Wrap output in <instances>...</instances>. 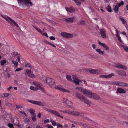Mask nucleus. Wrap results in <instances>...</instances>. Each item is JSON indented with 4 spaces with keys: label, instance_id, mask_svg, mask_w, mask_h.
<instances>
[{
    "label": "nucleus",
    "instance_id": "obj_1",
    "mask_svg": "<svg viewBox=\"0 0 128 128\" xmlns=\"http://www.w3.org/2000/svg\"><path fill=\"white\" fill-rule=\"evenodd\" d=\"M17 1L19 6L22 7L26 6L29 8L30 6H32L33 5L30 0H17Z\"/></svg>",
    "mask_w": 128,
    "mask_h": 128
},
{
    "label": "nucleus",
    "instance_id": "obj_2",
    "mask_svg": "<svg viewBox=\"0 0 128 128\" xmlns=\"http://www.w3.org/2000/svg\"><path fill=\"white\" fill-rule=\"evenodd\" d=\"M59 111L62 112L68 113V114H72L73 115L78 116L80 114V113L79 112L75 111H70L66 110H60Z\"/></svg>",
    "mask_w": 128,
    "mask_h": 128
},
{
    "label": "nucleus",
    "instance_id": "obj_3",
    "mask_svg": "<svg viewBox=\"0 0 128 128\" xmlns=\"http://www.w3.org/2000/svg\"><path fill=\"white\" fill-rule=\"evenodd\" d=\"M76 95L79 99H80L81 100H84V102L86 104H88L90 103V101H88L87 99L85 98L84 96L80 94L77 93L76 94Z\"/></svg>",
    "mask_w": 128,
    "mask_h": 128
},
{
    "label": "nucleus",
    "instance_id": "obj_4",
    "mask_svg": "<svg viewBox=\"0 0 128 128\" xmlns=\"http://www.w3.org/2000/svg\"><path fill=\"white\" fill-rule=\"evenodd\" d=\"M45 81L50 86L53 85L55 84L54 80L49 77L46 78Z\"/></svg>",
    "mask_w": 128,
    "mask_h": 128
},
{
    "label": "nucleus",
    "instance_id": "obj_5",
    "mask_svg": "<svg viewBox=\"0 0 128 128\" xmlns=\"http://www.w3.org/2000/svg\"><path fill=\"white\" fill-rule=\"evenodd\" d=\"M81 90L84 95L88 97H90V94L92 93V92L90 90L82 88H81Z\"/></svg>",
    "mask_w": 128,
    "mask_h": 128
},
{
    "label": "nucleus",
    "instance_id": "obj_6",
    "mask_svg": "<svg viewBox=\"0 0 128 128\" xmlns=\"http://www.w3.org/2000/svg\"><path fill=\"white\" fill-rule=\"evenodd\" d=\"M28 101L32 104L40 106H44V104L40 101H38L32 100H28Z\"/></svg>",
    "mask_w": 128,
    "mask_h": 128
},
{
    "label": "nucleus",
    "instance_id": "obj_7",
    "mask_svg": "<svg viewBox=\"0 0 128 128\" xmlns=\"http://www.w3.org/2000/svg\"><path fill=\"white\" fill-rule=\"evenodd\" d=\"M33 84L35 86L38 87L39 90L42 91H44V88L42 87V84L36 82H34Z\"/></svg>",
    "mask_w": 128,
    "mask_h": 128
},
{
    "label": "nucleus",
    "instance_id": "obj_8",
    "mask_svg": "<svg viewBox=\"0 0 128 128\" xmlns=\"http://www.w3.org/2000/svg\"><path fill=\"white\" fill-rule=\"evenodd\" d=\"M55 88L56 89L59 90L62 92L68 93L70 92L68 90L65 89L60 86H55Z\"/></svg>",
    "mask_w": 128,
    "mask_h": 128
},
{
    "label": "nucleus",
    "instance_id": "obj_9",
    "mask_svg": "<svg viewBox=\"0 0 128 128\" xmlns=\"http://www.w3.org/2000/svg\"><path fill=\"white\" fill-rule=\"evenodd\" d=\"M61 35L63 37L67 38H71L73 36V34H68L65 32H61Z\"/></svg>",
    "mask_w": 128,
    "mask_h": 128
},
{
    "label": "nucleus",
    "instance_id": "obj_10",
    "mask_svg": "<svg viewBox=\"0 0 128 128\" xmlns=\"http://www.w3.org/2000/svg\"><path fill=\"white\" fill-rule=\"evenodd\" d=\"M114 66L115 67L119 68H121L125 70H126L127 69L126 66L119 63H115Z\"/></svg>",
    "mask_w": 128,
    "mask_h": 128
},
{
    "label": "nucleus",
    "instance_id": "obj_11",
    "mask_svg": "<svg viewBox=\"0 0 128 128\" xmlns=\"http://www.w3.org/2000/svg\"><path fill=\"white\" fill-rule=\"evenodd\" d=\"M72 78L73 79V82H74L76 85H78L79 84V82H82V80H80L78 79L75 76H73Z\"/></svg>",
    "mask_w": 128,
    "mask_h": 128
},
{
    "label": "nucleus",
    "instance_id": "obj_12",
    "mask_svg": "<svg viewBox=\"0 0 128 128\" xmlns=\"http://www.w3.org/2000/svg\"><path fill=\"white\" fill-rule=\"evenodd\" d=\"M113 83L114 84L119 86H126L128 85L127 84L118 81H114L113 82Z\"/></svg>",
    "mask_w": 128,
    "mask_h": 128
},
{
    "label": "nucleus",
    "instance_id": "obj_13",
    "mask_svg": "<svg viewBox=\"0 0 128 128\" xmlns=\"http://www.w3.org/2000/svg\"><path fill=\"white\" fill-rule=\"evenodd\" d=\"M100 35L101 37L103 38H106V30L104 29H100Z\"/></svg>",
    "mask_w": 128,
    "mask_h": 128
},
{
    "label": "nucleus",
    "instance_id": "obj_14",
    "mask_svg": "<svg viewBox=\"0 0 128 128\" xmlns=\"http://www.w3.org/2000/svg\"><path fill=\"white\" fill-rule=\"evenodd\" d=\"M89 72L91 73L96 74H99L102 72L101 70H98L91 69L89 70Z\"/></svg>",
    "mask_w": 128,
    "mask_h": 128
},
{
    "label": "nucleus",
    "instance_id": "obj_15",
    "mask_svg": "<svg viewBox=\"0 0 128 128\" xmlns=\"http://www.w3.org/2000/svg\"><path fill=\"white\" fill-rule=\"evenodd\" d=\"M14 124L19 128H22L23 126L22 124H20V122L16 119L14 120Z\"/></svg>",
    "mask_w": 128,
    "mask_h": 128
},
{
    "label": "nucleus",
    "instance_id": "obj_16",
    "mask_svg": "<svg viewBox=\"0 0 128 128\" xmlns=\"http://www.w3.org/2000/svg\"><path fill=\"white\" fill-rule=\"evenodd\" d=\"M91 97V98L95 99L97 100H99L100 99V97L95 93H92H92L90 94V97Z\"/></svg>",
    "mask_w": 128,
    "mask_h": 128
},
{
    "label": "nucleus",
    "instance_id": "obj_17",
    "mask_svg": "<svg viewBox=\"0 0 128 128\" xmlns=\"http://www.w3.org/2000/svg\"><path fill=\"white\" fill-rule=\"evenodd\" d=\"M91 97V98L95 99L97 100H99L100 99V97L95 93H92H92L90 94V97Z\"/></svg>",
    "mask_w": 128,
    "mask_h": 128
},
{
    "label": "nucleus",
    "instance_id": "obj_18",
    "mask_svg": "<svg viewBox=\"0 0 128 128\" xmlns=\"http://www.w3.org/2000/svg\"><path fill=\"white\" fill-rule=\"evenodd\" d=\"M65 9L67 12L70 13L73 12L75 11L74 8L73 6H70L69 8L66 7Z\"/></svg>",
    "mask_w": 128,
    "mask_h": 128
},
{
    "label": "nucleus",
    "instance_id": "obj_19",
    "mask_svg": "<svg viewBox=\"0 0 128 128\" xmlns=\"http://www.w3.org/2000/svg\"><path fill=\"white\" fill-rule=\"evenodd\" d=\"M76 17L74 16L72 17L67 18L65 20V21L67 22H70L72 23L73 22L74 20H75Z\"/></svg>",
    "mask_w": 128,
    "mask_h": 128
},
{
    "label": "nucleus",
    "instance_id": "obj_20",
    "mask_svg": "<svg viewBox=\"0 0 128 128\" xmlns=\"http://www.w3.org/2000/svg\"><path fill=\"white\" fill-rule=\"evenodd\" d=\"M116 72L118 74L122 76H125L126 75V73L124 71L118 70H116Z\"/></svg>",
    "mask_w": 128,
    "mask_h": 128
},
{
    "label": "nucleus",
    "instance_id": "obj_21",
    "mask_svg": "<svg viewBox=\"0 0 128 128\" xmlns=\"http://www.w3.org/2000/svg\"><path fill=\"white\" fill-rule=\"evenodd\" d=\"M51 113L53 114L62 118H64L62 116L60 115V114L56 110H52Z\"/></svg>",
    "mask_w": 128,
    "mask_h": 128
},
{
    "label": "nucleus",
    "instance_id": "obj_22",
    "mask_svg": "<svg viewBox=\"0 0 128 128\" xmlns=\"http://www.w3.org/2000/svg\"><path fill=\"white\" fill-rule=\"evenodd\" d=\"M114 76V74L113 73L110 74L108 75H101L100 77L102 78H109L111 77L112 76Z\"/></svg>",
    "mask_w": 128,
    "mask_h": 128
},
{
    "label": "nucleus",
    "instance_id": "obj_23",
    "mask_svg": "<svg viewBox=\"0 0 128 128\" xmlns=\"http://www.w3.org/2000/svg\"><path fill=\"white\" fill-rule=\"evenodd\" d=\"M98 43L99 45H102L103 47L106 50H109V48L105 44L102 43L100 41L98 42Z\"/></svg>",
    "mask_w": 128,
    "mask_h": 128
},
{
    "label": "nucleus",
    "instance_id": "obj_24",
    "mask_svg": "<svg viewBox=\"0 0 128 128\" xmlns=\"http://www.w3.org/2000/svg\"><path fill=\"white\" fill-rule=\"evenodd\" d=\"M125 91L123 89L121 88H118L117 89L116 92L117 93H125Z\"/></svg>",
    "mask_w": 128,
    "mask_h": 128
},
{
    "label": "nucleus",
    "instance_id": "obj_25",
    "mask_svg": "<svg viewBox=\"0 0 128 128\" xmlns=\"http://www.w3.org/2000/svg\"><path fill=\"white\" fill-rule=\"evenodd\" d=\"M64 102L67 105L69 106H71L72 104V102L71 101L68 100H67L66 101H64Z\"/></svg>",
    "mask_w": 128,
    "mask_h": 128
},
{
    "label": "nucleus",
    "instance_id": "obj_26",
    "mask_svg": "<svg viewBox=\"0 0 128 128\" xmlns=\"http://www.w3.org/2000/svg\"><path fill=\"white\" fill-rule=\"evenodd\" d=\"M96 52H98L101 55H102L104 54L105 53L104 51L101 50L100 49H96Z\"/></svg>",
    "mask_w": 128,
    "mask_h": 128
},
{
    "label": "nucleus",
    "instance_id": "obj_27",
    "mask_svg": "<svg viewBox=\"0 0 128 128\" xmlns=\"http://www.w3.org/2000/svg\"><path fill=\"white\" fill-rule=\"evenodd\" d=\"M119 7L117 5H116L114 8V10L115 13H117L119 10Z\"/></svg>",
    "mask_w": 128,
    "mask_h": 128
},
{
    "label": "nucleus",
    "instance_id": "obj_28",
    "mask_svg": "<svg viewBox=\"0 0 128 128\" xmlns=\"http://www.w3.org/2000/svg\"><path fill=\"white\" fill-rule=\"evenodd\" d=\"M29 112L30 114L33 116H35V114L34 113L35 111L33 109H30V110Z\"/></svg>",
    "mask_w": 128,
    "mask_h": 128
},
{
    "label": "nucleus",
    "instance_id": "obj_29",
    "mask_svg": "<svg viewBox=\"0 0 128 128\" xmlns=\"http://www.w3.org/2000/svg\"><path fill=\"white\" fill-rule=\"evenodd\" d=\"M30 90L35 91H36L38 90H39L38 88L32 86L30 87Z\"/></svg>",
    "mask_w": 128,
    "mask_h": 128
},
{
    "label": "nucleus",
    "instance_id": "obj_30",
    "mask_svg": "<svg viewBox=\"0 0 128 128\" xmlns=\"http://www.w3.org/2000/svg\"><path fill=\"white\" fill-rule=\"evenodd\" d=\"M43 108L44 110L48 111V112H49L50 113L52 110H51L50 108H47L45 107H44Z\"/></svg>",
    "mask_w": 128,
    "mask_h": 128
},
{
    "label": "nucleus",
    "instance_id": "obj_31",
    "mask_svg": "<svg viewBox=\"0 0 128 128\" xmlns=\"http://www.w3.org/2000/svg\"><path fill=\"white\" fill-rule=\"evenodd\" d=\"M66 76L67 80L71 81H72V80L70 75H66Z\"/></svg>",
    "mask_w": 128,
    "mask_h": 128
},
{
    "label": "nucleus",
    "instance_id": "obj_32",
    "mask_svg": "<svg viewBox=\"0 0 128 128\" xmlns=\"http://www.w3.org/2000/svg\"><path fill=\"white\" fill-rule=\"evenodd\" d=\"M33 27L37 31L41 33V34H42V32L40 30L38 29V28H37L36 26H33Z\"/></svg>",
    "mask_w": 128,
    "mask_h": 128
},
{
    "label": "nucleus",
    "instance_id": "obj_33",
    "mask_svg": "<svg viewBox=\"0 0 128 128\" xmlns=\"http://www.w3.org/2000/svg\"><path fill=\"white\" fill-rule=\"evenodd\" d=\"M25 67H28L31 68H32V66H31L30 64L29 63H27L25 66Z\"/></svg>",
    "mask_w": 128,
    "mask_h": 128
},
{
    "label": "nucleus",
    "instance_id": "obj_34",
    "mask_svg": "<svg viewBox=\"0 0 128 128\" xmlns=\"http://www.w3.org/2000/svg\"><path fill=\"white\" fill-rule=\"evenodd\" d=\"M107 9L109 12H112V10L111 8L109 5H108V6L107 8Z\"/></svg>",
    "mask_w": 128,
    "mask_h": 128
},
{
    "label": "nucleus",
    "instance_id": "obj_35",
    "mask_svg": "<svg viewBox=\"0 0 128 128\" xmlns=\"http://www.w3.org/2000/svg\"><path fill=\"white\" fill-rule=\"evenodd\" d=\"M12 22L17 28H19V26L18 25V24L16 22L13 20Z\"/></svg>",
    "mask_w": 128,
    "mask_h": 128
},
{
    "label": "nucleus",
    "instance_id": "obj_36",
    "mask_svg": "<svg viewBox=\"0 0 128 128\" xmlns=\"http://www.w3.org/2000/svg\"><path fill=\"white\" fill-rule=\"evenodd\" d=\"M6 63L5 60H3L0 61V64L2 66H3Z\"/></svg>",
    "mask_w": 128,
    "mask_h": 128
},
{
    "label": "nucleus",
    "instance_id": "obj_37",
    "mask_svg": "<svg viewBox=\"0 0 128 128\" xmlns=\"http://www.w3.org/2000/svg\"><path fill=\"white\" fill-rule=\"evenodd\" d=\"M8 126L10 128H14V125L13 124L10 123H8Z\"/></svg>",
    "mask_w": 128,
    "mask_h": 128
},
{
    "label": "nucleus",
    "instance_id": "obj_38",
    "mask_svg": "<svg viewBox=\"0 0 128 128\" xmlns=\"http://www.w3.org/2000/svg\"><path fill=\"white\" fill-rule=\"evenodd\" d=\"M120 20L122 21V24H125L126 23V21L122 18H120Z\"/></svg>",
    "mask_w": 128,
    "mask_h": 128
},
{
    "label": "nucleus",
    "instance_id": "obj_39",
    "mask_svg": "<svg viewBox=\"0 0 128 128\" xmlns=\"http://www.w3.org/2000/svg\"><path fill=\"white\" fill-rule=\"evenodd\" d=\"M26 72L29 76L31 74V70H27Z\"/></svg>",
    "mask_w": 128,
    "mask_h": 128
},
{
    "label": "nucleus",
    "instance_id": "obj_40",
    "mask_svg": "<svg viewBox=\"0 0 128 128\" xmlns=\"http://www.w3.org/2000/svg\"><path fill=\"white\" fill-rule=\"evenodd\" d=\"M36 115L35 114V116H32V120L34 122L36 120Z\"/></svg>",
    "mask_w": 128,
    "mask_h": 128
},
{
    "label": "nucleus",
    "instance_id": "obj_41",
    "mask_svg": "<svg viewBox=\"0 0 128 128\" xmlns=\"http://www.w3.org/2000/svg\"><path fill=\"white\" fill-rule=\"evenodd\" d=\"M124 4V2L123 1H122L120 3H119L118 4L116 5L118 6V7H120V6L123 5Z\"/></svg>",
    "mask_w": 128,
    "mask_h": 128
},
{
    "label": "nucleus",
    "instance_id": "obj_42",
    "mask_svg": "<svg viewBox=\"0 0 128 128\" xmlns=\"http://www.w3.org/2000/svg\"><path fill=\"white\" fill-rule=\"evenodd\" d=\"M122 47L124 50H125L126 52H128V48L127 46H123Z\"/></svg>",
    "mask_w": 128,
    "mask_h": 128
},
{
    "label": "nucleus",
    "instance_id": "obj_43",
    "mask_svg": "<svg viewBox=\"0 0 128 128\" xmlns=\"http://www.w3.org/2000/svg\"><path fill=\"white\" fill-rule=\"evenodd\" d=\"M75 2L78 6H80L81 5V2L79 0H76Z\"/></svg>",
    "mask_w": 128,
    "mask_h": 128
},
{
    "label": "nucleus",
    "instance_id": "obj_44",
    "mask_svg": "<svg viewBox=\"0 0 128 128\" xmlns=\"http://www.w3.org/2000/svg\"><path fill=\"white\" fill-rule=\"evenodd\" d=\"M12 63L14 64L15 66H17L18 64V62L16 61L13 60L12 61Z\"/></svg>",
    "mask_w": 128,
    "mask_h": 128
},
{
    "label": "nucleus",
    "instance_id": "obj_45",
    "mask_svg": "<svg viewBox=\"0 0 128 128\" xmlns=\"http://www.w3.org/2000/svg\"><path fill=\"white\" fill-rule=\"evenodd\" d=\"M9 94L8 93H6L3 94V95H2V97L4 98V97H7L9 95Z\"/></svg>",
    "mask_w": 128,
    "mask_h": 128
},
{
    "label": "nucleus",
    "instance_id": "obj_46",
    "mask_svg": "<svg viewBox=\"0 0 128 128\" xmlns=\"http://www.w3.org/2000/svg\"><path fill=\"white\" fill-rule=\"evenodd\" d=\"M50 122L52 123L53 125L54 126H55L56 125V122L54 121H53L52 120H51L50 121Z\"/></svg>",
    "mask_w": 128,
    "mask_h": 128
},
{
    "label": "nucleus",
    "instance_id": "obj_47",
    "mask_svg": "<svg viewBox=\"0 0 128 128\" xmlns=\"http://www.w3.org/2000/svg\"><path fill=\"white\" fill-rule=\"evenodd\" d=\"M80 25H84L85 24V22L83 20H81L80 21Z\"/></svg>",
    "mask_w": 128,
    "mask_h": 128
},
{
    "label": "nucleus",
    "instance_id": "obj_48",
    "mask_svg": "<svg viewBox=\"0 0 128 128\" xmlns=\"http://www.w3.org/2000/svg\"><path fill=\"white\" fill-rule=\"evenodd\" d=\"M57 128H62V125L58 124H56Z\"/></svg>",
    "mask_w": 128,
    "mask_h": 128
},
{
    "label": "nucleus",
    "instance_id": "obj_49",
    "mask_svg": "<svg viewBox=\"0 0 128 128\" xmlns=\"http://www.w3.org/2000/svg\"><path fill=\"white\" fill-rule=\"evenodd\" d=\"M16 107L17 109H18L19 108H22V106L19 105H16Z\"/></svg>",
    "mask_w": 128,
    "mask_h": 128
},
{
    "label": "nucleus",
    "instance_id": "obj_50",
    "mask_svg": "<svg viewBox=\"0 0 128 128\" xmlns=\"http://www.w3.org/2000/svg\"><path fill=\"white\" fill-rule=\"evenodd\" d=\"M22 68H18L16 69V70H15V72H18L20 70H22Z\"/></svg>",
    "mask_w": 128,
    "mask_h": 128
},
{
    "label": "nucleus",
    "instance_id": "obj_51",
    "mask_svg": "<svg viewBox=\"0 0 128 128\" xmlns=\"http://www.w3.org/2000/svg\"><path fill=\"white\" fill-rule=\"evenodd\" d=\"M49 38L50 40H54L55 39V38L53 36H50Z\"/></svg>",
    "mask_w": 128,
    "mask_h": 128
},
{
    "label": "nucleus",
    "instance_id": "obj_52",
    "mask_svg": "<svg viewBox=\"0 0 128 128\" xmlns=\"http://www.w3.org/2000/svg\"><path fill=\"white\" fill-rule=\"evenodd\" d=\"M42 35L44 36H45L47 37H48V36L46 32H44L42 34Z\"/></svg>",
    "mask_w": 128,
    "mask_h": 128
},
{
    "label": "nucleus",
    "instance_id": "obj_53",
    "mask_svg": "<svg viewBox=\"0 0 128 128\" xmlns=\"http://www.w3.org/2000/svg\"><path fill=\"white\" fill-rule=\"evenodd\" d=\"M5 16L6 17H7V18L8 19H9L10 20V21H11V22H12L13 20L11 18H10V17L8 16Z\"/></svg>",
    "mask_w": 128,
    "mask_h": 128
},
{
    "label": "nucleus",
    "instance_id": "obj_54",
    "mask_svg": "<svg viewBox=\"0 0 128 128\" xmlns=\"http://www.w3.org/2000/svg\"><path fill=\"white\" fill-rule=\"evenodd\" d=\"M44 123H46V122H49V120L48 119H47L44 121Z\"/></svg>",
    "mask_w": 128,
    "mask_h": 128
},
{
    "label": "nucleus",
    "instance_id": "obj_55",
    "mask_svg": "<svg viewBox=\"0 0 128 128\" xmlns=\"http://www.w3.org/2000/svg\"><path fill=\"white\" fill-rule=\"evenodd\" d=\"M29 76L32 78H34L35 77V76L34 74H30Z\"/></svg>",
    "mask_w": 128,
    "mask_h": 128
},
{
    "label": "nucleus",
    "instance_id": "obj_56",
    "mask_svg": "<svg viewBox=\"0 0 128 128\" xmlns=\"http://www.w3.org/2000/svg\"><path fill=\"white\" fill-rule=\"evenodd\" d=\"M18 54V52H13L12 55H14V56L16 55H17Z\"/></svg>",
    "mask_w": 128,
    "mask_h": 128
},
{
    "label": "nucleus",
    "instance_id": "obj_57",
    "mask_svg": "<svg viewBox=\"0 0 128 128\" xmlns=\"http://www.w3.org/2000/svg\"><path fill=\"white\" fill-rule=\"evenodd\" d=\"M92 48L94 49H95L96 48V45L94 44H92Z\"/></svg>",
    "mask_w": 128,
    "mask_h": 128
},
{
    "label": "nucleus",
    "instance_id": "obj_58",
    "mask_svg": "<svg viewBox=\"0 0 128 128\" xmlns=\"http://www.w3.org/2000/svg\"><path fill=\"white\" fill-rule=\"evenodd\" d=\"M41 116V114L40 113H39L38 115L37 116L39 118H40Z\"/></svg>",
    "mask_w": 128,
    "mask_h": 128
},
{
    "label": "nucleus",
    "instance_id": "obj_59",
    "mask_svg": "<svg viewBox=\"0 0 128 128\" xmlns=\"http://www.w3.org/2000/svg\"><path fill=\"white\" fill-rule=\"evenodd\" d=\"M118 38V40L120 42H122V40H121V38L120 36Z\"/></svg>",
    "mask_w": 128,
    "mask_h": 128
},
{
    "label": "nucleus",
    "instance_id": "obj_60",
    "mask_svg": "<svg viewBox=\"0 0 128 128\" xmlns=\"http://www.w3.org/2000/svg\"><path fill=\"white\" fill-rule=\"evenodd\" d=\"M44 42L46 44H50V42H48V41L46 40H45L44 41Z\"/></svg>",
    "mask_w": 128,
    "mask_h": 128
},
{
    "label": "nucleus",
    "instance_id": "obj_61",
    "mask_svg": "<svg viewBox=\"0 0 128 128\" xmlns=\"http://www.w3.org/2000/svg\"><path fill=\"white\" fill-rule=\"evenodd\" d=\"M120 34H123L124 35H126V33L124 31L123 32H120Z\"/></svg>",
    "mask_w": 128,
    "mask_h": 128
},
{
    "label": "nucleus",
    "instance_id": "obj_62",
    "mask_svg": "<svg viewBox=\"0 0 128 128\" xmlns=\"http://www.w3.org/2000/svg\"><path fill=\"white\" fill-rule=\"evenodd\" d=\"M3 17L4 18L5 20H6L8 22H9V21L8 20L7 17H6L5 16H4V17Z\"/></svg>",
    "mask_w": 128,
    "mask_h": 128
},
{
    "label": "nucleus",
    "instance_id": "obj_63",
    "mask_svg": "<svg viewBox=\"0 0 128 128\" xmlns=\"http://www.w3.org/2000/svg\"><path fill=\"white\" fill-rule=\"evenodd\" d=\"M5 105H6L7 106H10L11 105V104L10 103H8V104H7L6 103H5Z\"/></svg>",
    "mask_w": 128,
    "mask_h": 128
},
{
    "label": "nucleus",
    "instance_id": "obj_64",
    "mask_svg": "<svg viewBox=\"0 0 128 128\" xmlns=\"http://www.w3.org/2000/svg\"><path fill=\"white\" fill-rule=\"evenodd\" d=\"M36 128H43L42 126H39L37 125L36 127Z\"/></svg>",
    "mask_w": 128,
    "mask_h": 128
}]
</instances>
